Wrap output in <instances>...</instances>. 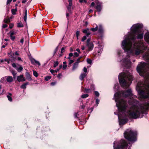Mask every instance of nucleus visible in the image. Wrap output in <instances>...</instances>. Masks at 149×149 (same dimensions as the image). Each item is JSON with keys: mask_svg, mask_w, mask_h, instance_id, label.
I'll list each match as a JSON object with an SVG mask.
<instances>
[{"mask_svg": "<svg viewBox=\"0 0 149 149\" xmlns=\"http://www.w3.org/2000/svg\"><path fill=\"white\" fill-rule=\"evenodd\" d=\"M73 56V54L72 53H70L69 54V56Z\"/></svg>", "mask_w": 149, "mask_h": 149, "instance_id": "bf43d9fd", "label": "nucleus"}, {"mask_svg": "<svg viewBox=\"0 0 149 149\" xmlns=\"http://www.w3.org/2000/svg\"><path fill=\"white\" fill-rule=\"evenodd\" d=\"M31 63L33 64H34L35 63H36L39 66H40V62L33 58H31Z\"/></svg>", "mask_w": 149, "mask_h": 149, "instance_id": "9d476101", "label": "nucleus"}, {"mask_svg": "<svg viewBox=\"0 0 149 149\" xmlns=\"http://www.w3.org/2000/svg\"><path fill=\"white\" fill-rule=\"evenodd\" d=\"M50 72L53 74L54 75H55V70H51L50 71Z\"/></svg>", "mask_w": 149, "mask_h": 149, "instance_id": "473e14b6", "label": "nucleus"}, {"mask_svg": "<svg viewBox=\"0 0 149 149\" xmlns=\"http://www.w3.org/2000/svg\"><path fill=\"white\" fill-rule=\"evenodd\" d=\"M11 94H9V95H7V97H8V100L10 102H11L12 100V98L11 97Z\"/></svg>", "mask_w": 149, "mask_h": 149, "instance_id": "5701e85b", "label": "nucleus"}, {"mask_svg": "<svg viewBox=\"0 0 149 149\" xmlns=\"http://www.w3.org/2000/svg\"><path fill=\"white\" fill-rule=\"evenodd\" d=\"M13 24H9V27L10 29L12 28V27H13Z\"/></svg>", "mask_w": 149, "mask_h": 149, "instance_id": "0e129e2a", "label": "nucleus"}, {"mask_svg": "<svg viewBox=\"0 0 149 149\" xmlns=\"http://www.w3.org/2000/svg\"><path fill=\"white\" fill-rule=\"evenodd\" d=\"M5 61H7L8 63H10L9 60H8V59H4V60H1V62L2 63V62H3Z\"/></svg>", "mask_w": 149, "mask_h": 149, "instance_id": "2f4dec72", "label": "nucleus"}, {"mask_svg": "<svg viewBox=\"0 0 149 149\" xmlns=\"http://www.w3.org/2000/svg\"><path fill=\"white\" fill-rule=\"evenodd\" d=\"M87 62L88 63L90 64H91L92 63V61L89 58H87Z\"/></svg>", "mask_w": 149, "mask_h": 149, "instance_id": "72a5a7b5", "label": "nucleus"}, {"mask_svg": "<svg viewBox=\"0 0 149 149\" xmlns=\"http://www.w3.org/2000/svg\"><path fill=\"white\" fill-rule=\"evenodd\" d=\"M10 36L11 39L13 40L15 39V36Z\"/></svg>", "mask_w": 149, "mask_h": 149, "instance_id": "a18cd8bd", "label": "nucleus"}, {"mask_svg": "<svg viewBox=\"0 0 149 149\" xmlns=\"http://www.w3.org/2000/svg\"><path fill=\"white\" fill-rule=\"evenodd\" d=\"M65 48L64 47H63L62 48L61 50V53H63L65 52Z\"/></svg>", "mask_w": 149, "mask_h": 149, "instance_id": "4c0bfd02", "label": "nucleus"}, {"mask_svg": "<svg viewBox=\"0 0 149 149\" xmlns=\"http://www.w3.org/2000/svg\"><path fill=\"white\" fill-rule=\"evenodd\" d=\"M10 19L9 18H5L4 20V22L6 23H8L10 22Z\"/></svg>", "mask_w": 149, "mask_h": 149, "instance_id": "4be33fe9", "label": "nucleus"}, {"mask_svg": "<svg viewBox=\"0 0 149 149\" xmlns=\"http://www.w3.org/2000/svg\"><path fill=\"white\" fill-rule=\"evenodd\" d=\"M57 48H56L54 50V55L56 53L57 51Z\"/></svg>", "mask_w": 149, "mask_h": 149, "instance_id": "680f3d73", "label": "nucleus"}, {"mask_svg": "<svg viewBox=\"0 0 149 149\" xmlns=\"http://www.w3.org/2000/svg\"><path fill=\"white\" fill-rule=\"evenodd\" d=\"M51 78V77L50 76H47L45 77V80L46 81H47L49 79H50Z\"/></svg>", "mask_w": 149, "mask_h": 149, "instance_id": "e433bc0d", "label": "nucleus"}, {"mask_svg": "<svg viewBox=\"0 0 149 149\" xmlns=\"http://www.w3.org/2000/svg\"><path fill=\"white\" fill-rule=\"evenodd\" d=\"M133 77L129 72L120 73L118 76L119 83L124 88L128 87L132 82Z\"/></svg>", "mask_w": 149, "mask_h": 149, "instance_id": "7ed1b4c3", "label": "nucleus"}, {"mask_svg": "<svg viewBox=\"0 0 149 149\" xmlns=\"http://www.w3.org/2000/svg\"><path fill=\"white\" fill-rule=\"evenodd\" d=\"M81 58V57H79V58L77 60V61L75 62V63H77L78 64H79V63L81 62H82V61H80V59Z\"/></svg>", "mask_w": 149, "mask_h": 149, "instance_id": "7c9ffc66", "label": "nucleus"}, {"mask_svg": "<svg viewBox=\"0 0 149 149\" xmlns=\"http://www.w3.org/2000/svg\"><path fill=\"white\" fill-rule=\"evenodd\" d=\"M78 115L77 113H75L74 115V117L75 118L77 117V116Z\"/></svg>", "mask_w": 149, "mask_h": 149, "instance_id": "69168bd1", "label": "nucleus"}, {"mask_svg": "<svg viewBox=\"0 0 149 149\" xmlns=\"http://www.w3.org/2000/svg\"><path fill=\"white\" fill-rule=\"evenodd\" d=\"M144 38L145 40L149 43V32L146 33Z\"/></svg>", "mask_w": 149, "mask_h": 149, "instance_id": "4468645a", "label": "nucleus"}, {"mask_svg": "<svg viewBox=\"0 0 149 149\" xmlns=\"http://www.w3.org/2000/svg\"><path fill=\"white\" fill-rule=\"evenodd\" d=\"M16 69L18 72H19L22 71L23 70V68L21 66H20L19 68H16Z\"/></svg>", "mask_w": 149, "mask_h": 149, "instance_id": "c85d7f7f", "label": "nucleus"}, {"mask_svg": "<svg viewBox=\"0 0 149 149\" xmlns=\"http://www.w3.org/2000/svg\"><path fill=\"white\" fill-rule=\"evenodd\" d=\"M136 135L137 132L131 129L127 130L124 133L125 138L130 142L129 144L131 146L136 140Z\"/></svg>", "mask_w": 149, "mask_h": 149, "instance_id": "39448f33", "label": "nucleus"}, {"mask_svg": "<svg viewBox=\"0 0 149 149\" xmlns=\"http://www.w3.org/2000/svg\"><path fill=\"white\" fill-rule=\"evenodd\" d=\"M11 73L13 76V77L15 78L16 77V75L17 74V73L14 70H12L11 71Z\"/></svg>", "mask_w": 149, "mask_h": 149, "instance_id": "b1692460", "label": "nucleus"}, {"mask_svg": "<svg viewBox=\"0 0 149 149\" xmlns=\"http://www.w3.org/2000/svg\"><path fill=\"white\" fill-rule=\"evenodd\" d=\"M76 50L77 51L79 52V54H80L81 53V52H80V49L79 48L77 49Z\"/></svg>", "mask_w": 149, "mask_h": 149, "instance_id": "13d9d810", "label": "nucleus"}, {"mask_svg": "<svg viewBox=\"0 0 149 149\" xmlns=\"http://www.w3.org/2000/svg\"><path fill=\"white\" fill-rule=\"evenodd\" d=\"M88 30H89V29H84L83 31V32L84 33H87V32Z\"/></svg>", "mask_w": 149, "mask_h": 149, "instance_id": "58836bf2", "label": "nucleus"}, {"mask_svg": "<svg viewBox=\"0 0 149 149\" xmlns=\"http://www.w3.org/2000/svg\"><path fill=\"white\" fill-rule=\"evenodd\" d=\"M15 55H19L17 51H16L15 52Z\"/></svg>", "mask_w": 149, "mask_h": 149, "instance_id": "774afa93", "label": "nucleus"}, {"mask_svg": "<svg viewBox=\"0 0 149 149\" xmlns=\"http://www.w3.org/2000/svg\"><path fill=\"white\" fill-rule=\"evenodd\" d=\"M79 53H77V52H74V56H76V57L78 56H79Z\"/></svg>", "mask_w": 149, "mask_h": 149, "instance_id": "c03bdc74", "label": "nucleus"}, {"mask_svg": "<svg viewBox=\"0 0 149 149\" xmlns=\"http://www.w3.org/2000/svg\"><path fill=\"white\" fill-rule=\"evenodd\" d=\"M79 31H77L76 32V35L77 37V39H78V37L79 35Z\"/></svg>", "mask_w": 149, "mask_h": 149, "instance_id": "49530a36", "label": "nucleus"}, {"mask_svg": "<svg viewBox=\"0 0 149 149\" xmlns=\"http://www.w3.org/2000/svg\"><path fill=\"white\" fill-rule=\"evenodd\" d=\"M91 89L92 90H94V86L93 85H92L91 86Z\"/></svg>", "mask_w": 149, "mask_h": 149, "instance_id": "052dcab7", "label": "nucleus"}, {"mask_svg": "<svg viewBox=\"0 0 149 149\" xmlns=\"http://www.w3.org/2000/svg\"><path fill=\"white\" fill-rule=\"evenodd\" d=\"M71 7H70V6H69V5L67 7V9H68V11H70V9H71Z\"/></svg>", "mask_w": 149, "mask_h": 149, "instance_id": "6e6d98bb", "label": "nucleus"}, {"mask_svg": "<svg viewBox=\"0 0 149 149\" xmlns=\"http://www.w3.org/2000/svg\"><path fill=\"white\" fill-rule=\"evenodd\" d=\"M140 97L142 99H149V84H145L143 82H139L136 87Z\"/></svg>", "mask_w": 149, "mask_h": 149, "instance_id": "20e7f679", "label": "nucleus"}, {"mask_svg": "<svg viewBox=\"0 0 149 149\" xmlns=\"http://www.w3.org/2000/svg\"><path fill=\"white\" fill-rule=\"evenodd\" d=\"M17 11V7L15 9H12L11 10V12L12 13V14L13 15H15L16 14V12Z\"/></svg>", "mask_w": 149, "mask_h": 149, "instance_id": "412c9836", "label": "nucleus"}, {"mask_svg": "<svg viewBox=\"0 0 149 149\" xmlns=\"http://www.w3.org/2000/svg\"><path fill=\"white\" fill-rule=\"evenodd\" d=\"M62 74H61V73H60V74H58V76H57V77H58V78H59V79H60V78H61V77L62 76Z\"/></svg>", "mask_w": 149, "mask_h": 149, "instance_id": "09e8293b", "label": "nucleus"}, {"mask_svg": "<svg viewBox=\"0 0 149 149\" xmlns=\"http://www.w3.org/2000/svg\"><path fill=\"white\" fill-rule=\"evenodd\" d=\"M118 84H115L114 87V89H116V90H115V91H117L118 90Z\"/></svg>", "mask_w": 149, "mask_h": 149, "instance_id": "393cba45", "label": "nucleus"}, {"mask_svg": "<svg viewBox=\"0 0 149 149\" xmlns=\"http://www.w3.org/2000/svg\"><path fill=\"white\" fill-rule=\"evenodd\" d=\"M5 77L6 78V80L8 82L10 83L13 81V78L12 76H6Z\"/></svg>", "mask_w": 149, "mask_h": 149, "instance_id": "ddd939ff", "label": "nucleus"}, {"mask_svg": "<svg viewBox=\"0 0 149 149\" xmlns=\"http://www.w3.org/2000/svg\"><path fill=\"white\" fill-rule=\"evenodd\" d=\"M83 72L81 73L79 77V79L82 81L84 80V79L86 77L87 75L86 72L87 70V68L84 67L83 69Z\"/></svg>", "mask_w": 149, "mask_h": 149, "instance_id": "0eeeda50", "label": "nucleus"}, {"mask_svg": "<svg viewBox=\"0 0 149 149\" xmlns=\"http://www.w3.org/2000/svg\"><path fill=\"white\" fill-rule=\"evenodd\" d=\"M100 102V100L98 99H97L96 100V103L97 104H98Z\"/></svg>", "mask_w": 149, "mask_h": 149, "instance_id": "de8ad7c7", "label": "nucleus"}, {"mask_svg": "<svg viewBox=\"0 0 149 149\" xmlns=\"http://www.w3.org/2000/svg\"><path fill=\"white\" fill-rule=\"evenodd\" d=\"M96 26L95 28H91V31L93 32L96 31L98 29V26H97L95 24Z\"/></svg>", "mask_w": 149, "mask_h": 149, "instance_id": "aec40b11", "label": "nucleus"}, {"mask_svg": "<svg viewBox=\"0 0 149 149\" xmlns=\"http://www.w3.org/2000/svg\"><path fill=\"white\" fill-rule=\"evenodd\" d=\"M8 54H12L13 55V56H14L15 55V53L13 52H11L10 53H8Z\"/></svg>", "mask_w": 149, "mask_h": 149, "instance_id": "e2e57ef3", "label": "nucleus"}, {"mask_svg": "<svg viewBox=\"0 0 149 149\" xmlns=\"http://www.w3.org/2000/svg\"><path fill=\"white\" fill-rule=\"evenodd\" d=\"M24 42V38H22L20 40V42L22 43V45H23Z\"/></svg>", "mask_w": 149, "mask_h": 149, "instance_id": "37998d69", "label": "nucleus"}, {"mask_svg": "<svg viewBox=\"0 0 149 149\" xmlns=\"http://www.w3.org/2000/svg\"><path fill=\"white\" fill-rule=\"evenodd\" d=\"M103 30L102 26L101 25H99L98 32L99 33H101L103 32Z\"/></svg>", "mask_w": 149, "mask_h": 149, "instance_id": "f3484780", "label": "nucleus"}, {"mask_svg": "<svg viewBox=\"0 0 149 149\" xmlns=\"http://www.w3.org/2000/svg\"><path fill=\"white\" fill-rule=\"evenodd\" d=\"M25 74L26 79L28 80L31 81L32 80V78L29 73L28 72H26V73Z\"/></svg>", "mask_w": 149, "mask_h": 149, "instance_id": "2eb2a0df", "label": "nucleus"}, {"mask_svg": "<svg viewBox=\"0 0 149 149\" xmlns=\"http://www.w3.org/2000/svg\"><path fill=\"white\" fill-rule=\"evenodd\" d=\"M88 96V94H83L81 95V97L82 98H85Z\"/></svg>", "mask_w": 149, "mask_h": 149, "instance_id": "a878e982", "label": "nucleus"}, {"mask_svg": "<svg viewBox=\"0 0 149 149\" xmlns=\"http://www.w3.org/2000/svg\"><path fill=\"white\" fill-rule=\"evenodd\" d=\"M86 39V36H83V38L82 39L81 41H84Z\"/></svg>", "mask_w": 149, "mask_h": 149, "instance_id": "79ce46f5", "label": "nucleus"}, {"mask_svg": "<svg viewBox=\"0 0 149 149\" xmlns=\"http://www.w3.org/2000/svg\"><path fill=\"white\" fill-rule=\"evenodd\" d=\"M27 10L26 9L25 11V15L24 17V19L25 22H26L27 19Z\"/></svg>", "mask_w": 149, "mask_h": 149, "instance_id": "6ab92c4d", "label": "nucleus"}, {"mask_svg": "<svg viewBox=\"0 0 149 149\" xmlns=\"http://www.w3.org/2000/svg\"><path fill=\"white\" fill-rule=\"evenodd\" d=\"M68 1L69 3V6H70V7H71L72 3V0H68Z\"/></svg>", "mask_w": 149, "mask_h": 149, "instance_id": "f704fd0d", "label": "nucleus"}, {"mask_svg": "<svg viewBox=\"0 0 149 149\" xmlns=\"http://www.w3.org/2000/svg\"><path fill=\"white\" fill-rule=\"evenodd\" d=\"M90 39H88L87 40V41H87V44L88 43H90L89 42H90Z\"/></svg>", "mask_w": 149, "mask_h": 149, "instance_id": "338daca9", "label": "nucleus"}, {"mask_svg": "<svg viewBox=\"0 0 149 149\" xmlns=\"http://www.w3.org/2000/svg\"><path fill=\"white\" fill-rule=\"evenodd\" d=\"M17 27H22L24 26L23 25L22 23H19L17 24Z\"/></svg>", "mask_w": 149, "mask_h": 149, "instance_id": "cd10ccee", "label": "nucleus"}, {"mask_svg": "<svg viewBox=\"0 0 149 149\" xmlns=\"http://www.w3.org/2000/svg\"><path fill=\"white\" fill-rule=\"evenodd\" d=\"M12 65L13 67L14 68H17V67H16V65L15 63H13L12 64Z\"/></svg>", "mask_w": 149, "mask_h": 149, "instance_id": "3c124183", "label": "nucleus"}, {"mask_svg": "<svg viewBox=\"0 0 149 149\" xmlns=\"http://www.w3.org/2000/svg\"><path fill=\"white\" fill-rule=\"evenodd\" d=\"M56 84V82H52L51 83V85L52 86H54V85H55Z\"/></svg>", "mask_w": 149, "mask_h": 149, "instance_id": "5fc2aeb1", "label": "nucleus"}, {"mask_svg": "<svg viewBox=\"0 0 149 149\" xmlns=\"http://www.w3.org/2000/svg\"><path fill=\"white\" fill-rule=\"evenodd\" d=\"M96 3L97 5L96 6V9L98 12H100L102 9V3L97 1H96Z\"/></svg>", "mask_w": 149, "mask_h": 149, "instance_id": "6e6552de", "label": "nucleus"}, {"mask_svg": "<svg viewBox=\"0 0 149 149\" xmlns=\"http://www.w3.org/2000/svg\"><path fill=\"white\" fill-rule=\"evenodd\" d=\"M103 47L101 45L98 46V47L96 48V49H98V54L100 55L102 51Z\"/></svg>", "mask_w": 149, "mask_h": 149, "instance_id": "9b49d317", "label": "nucleus"}, {"mask_svg": "<svg viewBox=\"0 0 149 149\" xmlns=\"http://www.w3.org/2000/svg\"><path fill=\"white\" fill-rule=\"evenodd\" d=\"M7 26V25L6 24H4L2 26V27L3 28H5Z\"/></svg>", "mask_w": 149, "mask_h": 149, "instance_id": "603ef678", "label": "nucleus"}, {"mask_svg": "<svg viewBox=\"0 0 149 149\" xmlns=\"http://www.w3.org/2000/svg\"><path fill=\"white\" fill-rule=\"evenodd\" d=\"M95 95L96 96L98 97L99 96L100 94H99V93L97 91H95Z\"/></svg>", "mask_w": 149, "mask_h": 149, "instance_id": "ea45409f", "label": "nucleus"}, {"mask_svg": "<svg viewBox=\"0 0 149 149\" xmlns=\"http://www.w3.org/2000/svg\"><path fill=\"white\" fill-rule=\"evenodd\" d=\"M122 97H129L130 99L129 102V104L131 106L127 111V113L130 118L134 119L141 118L146 111L149 110V103L138 105V102L135 99L136 96L133 95L131 90L128 89L126 91L116 92L114 95V98L118 110L117 115L120 125H123L127 123L128 121L127 118L121 119V116L120 112L122 113H125L127 106V101L124 99Z\"/></svg>", "mask_w": 149, "mask_h": 149, "instance_id": "f257e3e1", "label": "nucleus"}, {"mask_svg": "<svg viewBox=\"0 0 149 149\" xmlns=\"http://www.w3.org/2000/svg\"><path fill=\"white\" fill-rule=\"evenodd\" d=\"M58 61H55L54 62L53 67L54 68L56 67L58 65Z\"/></svg>", "mask_w": 149, "mask_h": 149, "instance_id": "c756f323", "label": "nucleus"}, {"mask_svg": "<svg viewBox=\"0 0 149 149\" xmlns=\"http://www.w3.org/2000/svg\"><path fill=\"white\" fill-rule=\"evenodd\" d=\"M85 91L86 93H88L91 92V90L90 89L85 88Z\"/></svg>", "mask_w": 149, "mask_h": 149, "instance_id": "c9c22d12", "label": "nucleus"}, {"mask_svg": "<svg viewBox=\"0 0 149 149\" xmlns=\"http://www.w3.org/2000/svg\"><path fill=\"white\" fill-rule=\"evenodd\" d=\"M86 36H88L91 33L90 32H89L88 31L87 32V33H86Z\"/></svg>", "mask_w": 149, "mask_h": 149, "instance_id": "4d7b16f0", "label": "nucleus"}, {"mask_svg": "<svg viewBox=\"0 0 149 149\" xmlns=\"http://www.w3.org/2000/svg\"><path fill=\"white\" fill-rule=\"evenodd\" d=\"M28 84L29 83L28 82L25 83L23 84L20 87L22 88L25 89L26 87V85H28Z\"/></svg>", "mask_w": 149, "mask_h": 149, "instance_id": "a211bd4d", "label": "nucleus"}, {"mask_svg": "<svg viewBox=\"0 0 149 149\" xmlns=\"http://www.w3.org/2000/svg\"><path fill=\"white\" fill-rule=\"evenodd\" d=\"M78 65L77 63H74L73 66L72 67V70L73 71L74 70L76 69L77 68Z\"/></svg>", "mask_w": 149, "mask_h": 149, "instance_id": "dca6fc26", "label": "nucleus"}, {"mask_svg": "<svg viewBox=\"0 0 149 149\" xmlns=\"http://www.w3.org/2000/svg\"><path fill=\"white\" fill-rule=\"evenodd\" d=\"M17 80L18 82H20L21 81H25L26 79L24 77L23 75H21L17 77Z\"/></svg>", "mask_w": 149, "mask_h": 149, "instance_id": "1a4fd4ad", "label": "nucleus"}, {"mask_svg": "<svg viewBox=\"0 0 149 149\" xmlns=\"http://www.w3.org/2000/svg\"><path fill=\"white\" fill-rule=\"evenodd\" d=\"M12 0H7V4H10L11 2V1Z\"/></svg>", "mask_w": 149, "mask_h": 149, "instance_id": "864d4df0", "label": "nucleus"}, {"mask_svg": "<svg viewBox=\"0 0 149 149\" xmlns=\"http://www.w3.org/2000/svg\"><path fill=\"white\" fill-rule=\"evenodd\" d=\"M143 25L139 24L133 25L131 28V33L128 37H126L122 42L121 46L125 52H127V55L126 58L121 61L123 65L126 68H129L131 62L130 59V54L132 55H138L140 54L143 53L144 51L147 49V47L144 45V43L142 41L136 42V35L138 39L143 38V33L141 28Z\"/></svg>", "mask_w": 149, "mask_h": 149, "instance_id": "f03ea898", "label": "nucleus"}, {"mask_svg": "<svg viewBox=\"0 0 149 149\" xmlns=\"http://www.w3.org/2000/svg\"><path fill=\"white\" fill-rule=\"evenodd\" d=\"M87 45L88 48V51H90L93 49V45L92 43L91 42L90 43H88L87 44Z\"/></svg>", "mask_w": 149, "mask_h": 149, "instance_id": "f8f14e48", "label": "nucleus"}, {"mask_svg": "<svg viewBox=\"0 0 149 149\" xmlns=\"http://www.w3.org/2000/svg\"><path fill=\"white\" fill-rule=\"evenodd\" d=\"M33 74L34 76L36 77H37L38 76V73L35 70H33Z\"/></svg>", "mask_w": 149, "mask_h": 149, "instance_id": "bb28decb", "label": "nucleus"}, {"mask_svg": "<svg viewBox=\"0 0 149 149\" xmlns=\"http://www.w3.org/2000/svg\"><path fill=\"white\" fill-rule=\"evenodd\" d=\"M67 67V64L63 65V70L65 69Z\"/></svg>", "mask_w": 149, "mask_h": 149, "instance_id": "a19ab883", "label": "nucleus"}, {"mask_svg": "<svg viewBox=\"0 0 149 149\" xmlns=\"http://www.w3.org/2000/svg\"><path fill=\"white\" fill-rule=\"evenodd\" d=\"M74 61L73 60H69V64H71L72 63L74 62Z\"/></svg>", "mask_w": 149, "mask_h": 149, "instance_id": "8fccbe9b", "label": "nucleus"}, {"mask_svg": "<svg viewBox=\"0 0 149 149\" xmlns=\"http://www.w3.org/2000/svg\"><path fill=\"white\" fill-rule=\"evenodd\" d=\"M129 146L128 144L124 140L122 139L119 142L117 147H115V143H114L113 147L114 149H131L130 146L128 148Z\"/></svg>", "mask_w": 149, "mask_h": 149, "instance_id": "423d86ee", "label": "nucleus"}]
</instances>
